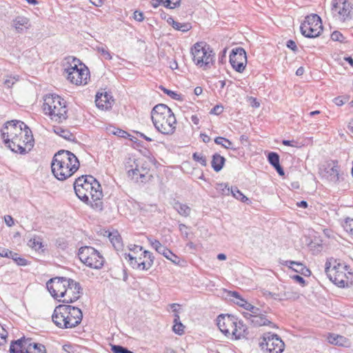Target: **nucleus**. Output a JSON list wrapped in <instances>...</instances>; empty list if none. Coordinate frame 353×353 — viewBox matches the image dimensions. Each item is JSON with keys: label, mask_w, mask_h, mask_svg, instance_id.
Returning a JSON list of instances; mask_svg holds the SVG:
<instances>
[{"label": "nucleus", "mask_w": 353, "mask_h": 353, "mask_svg": "<svg viewBox=\"0 0 353 353\" xmlns=\"http://www.w3.org/2000/svg\"><path fill=\"white\" fill-rule=\"evenodd\" d=\"M80 163L77 157L68 150H60L52 159L51 168L53 175L59 181H65L76 172Z\"/></svg>", "instance_id": "1"}, {"label": "nucleus", "mask_w": 353, "mask_h": 353, "mask_svg": "<svg viewBox=\"0 0 353 353\" xmlns=\"http://www.w3.org/2000/svg\"><path fill=\"white\" fill-rule=\"evenodd\" d=\"M69 66L64 69L68 80L76 85L86 84L89 71L86 66L75 57H68Z\"/></svg>", "instance_id": "6"}, {"label": "nucleus", "mask_w": 353, "mask_h": 353, "mask_svg": "<svg viewBox=\"0 0 353 353\" xmlns=\"http://www.w3.org/2000/svg\"><path fill=\"white\" fill-rule=\"evenodd\" d=\"M259 346L265 353H282L285 349V343L282 339L277 334L271 332L263 334Z\"/></svg>", "instance_id": "10"}, {"label": "nucleus", "mask_w": 353, "mask_h": 353, "mask_svg": "<svg viewBox=\"0 0 353 353\" xmlns=\"http://www.w3.org/2000/svg\"><path fill=\"white\" fill-rule=\"evenodd\" d=\"M30 338L23 336V353H46L43 345L37 343H32Z\"/></svg>", "instance_id": "20"}, {"label": "nucleus", "mask_w": 353, "mask_h": 353, "mask_svg": "<svg viewBox=\"0 0 353 353\" xmlns=\"http://www.w3.org/2000/svg\"><path fill=\"white\" fill-rule=\"evenodd\" d=\"M70 285L64 290V296L62 302L65 303H71L77 301L83 294V289L79 282L70 279Z\"/></svg>", "instance_id": "19"}, {"label": "nucleus", "mask_w": 353, "mask_h": 353, "mask_svg": "<svg viewBox=\"0 0 353 353\" xmlns=\"http://www.w3.org/2000/svg\"><path fill=\"white\" fill-rule=\"evenodd\" d=\"M214 142L218 145H221V146L226 149L230 148L231 145H232V143L230 140L221 137H216L214 139Z\"/></svg>", "instance_id": "41"}, {"label": "nucleus", "mask_w": 353, "mask_h": 353, "mask_svg": "<svg viewBox=\"0 0 353 353\" xmlns=\"http://www.w3.org/2000/svg\"><path fill=\"white\" fill-rule=\"evenodd\" d=\"M241 307H243L244 309L249 312L252 311V310H259L258 307L252 305L251 303L247 302L246 301L243 303V305H241Z\"/></svg>", "instance_id": "57"}, {"label": "nucleus", "mask_w": 353, "mask_h": 353, "mask_svg": "<svg viewBox=\"0 0 353 353\" xmlns=\"http://www.w3.org/2000/svg\"><path fill=\"white\" fill-rule=\"evenodd\" d=\"M9 352L10 353H22V339L12 341Z\"/></svg>", "instance_id": "34"}, {"label": "nucleus", "mask_w": 353, "mask_h": 353, "mask_svg": "<svg viewBox=\"0 0 353 353\" xmlns=\"http://www.w3.org/2000/svg\"><path fill=\"white\" fill-rule=\"evenodd\" d=\"M191 53L194 63L205 70L210 68L214 62L215 54L206 43H196L191 48Z\"/></svg>", "instance_id": "7"}, {"label": "nucleus", "mask_w": 353, "mask_h": 353, "mask_svg": "<svg viewBox=\"0 0 353 353\" xmlns=\"http://www.w3.org/2000/svg\"><path fill=\"white\" fill-rule=\"evenodd\" d=\"M43 110L52 120L62 122L68 117L66 101L57 94L46 95L43 99Z\"/></svg>", "instance_id": "4"}, {"label": "nucleus", "mask_w": 353, "mask_h": 353, "mask_svg": "<svg viewBox=\"0 0 353 353\" xmlns=\"http://www.w3.org/2000/svg\"><path fill=\"white\" fill-rule=\"evenodd\" d=\"M250 321L254 326H262L271 323V322L265 318L263 315L261 314L251 315Z\"/></svg>", "instance_id": "29"}, {"label": "nucleus", "mask_w": 353, "mask_h": 353, "mask_svg": "<svg viewBox=\"0 0 353 353\" xmlns=\"http://www.w3.org/2000/svg\"><path fill=\"white\" fill-rule=\"evenodd\" d=\"M344 230L351 234H353V219L347 218L345 220V222L343 225Z\"/></svg>", "instance_id": "46"}, {"label": "nucleus", "mask_w": 353, "mask_h": 353, "mask_svg": "<svg viewBox=\"0 0 353 353\" xmlns=\"http://www.w3.org/2000/svg\"><path fill=\"white\" fill-rule=\"evenodd\" d=\"M23 133H24V146L23 154L32 150L34 145V139L33 138L31 130L23 123Z\"/></svg>", "instance_id": "23"}, {"label": "nucleus", "mask_w": 353, "mask_h": 353, "mask_svg": "<svg viewBox=\"0 0 353 353\" xmlns=\"http://www.w3.org/2000/svg\"><path fill=\"white\" fill-rule=\"evenodd\" d=\"M292 279L294 281H296L297 283L301 284L303 286H304L305 285V279L299 275H294L292 276Z\"/></svg>", "instance_id": "61"}, {"label": "nucleus", "mask_w": 353, "mask_h": 353, "mask_svg": "<svg viewBox=\"0 0 353 353\" xmlns=\"http://www.w3.org/2000/svg\"><path fill=\"white\" fill-rule=\"evenodd\" d=\"M123 257L134 269L148 270L153 265L154 257L152 252L145 250L139 257L130 253H124Z\"/></svg>", "instance_id": "12"}, {"label": "nucleus", "mask_w": 353, "mask_h": 353, "mask_svg": "<svg viewBox=\"0 0 353 353\" xmlns=\"http://www.w3.org/2000/svg\"><path fill=\"white\" fill-rule=\"evenodd\" d=\"M161 88L163 91L164 93L167 94L172 99H175V100H179L181 99L180 94H177L176 92L170 90L163 87H161Z\"/></svg>", "instance_id": "49"}, {"label": "nucleus", "mask_w": 353, "mask_h": 353, "mask_svg": "<svg viewBox=\"0 0 353 353\" xmlns=\"http://www.w3.org/2000/svg\"><path fill=\"white\" fill-rule=\"evenodd\" d=\"M232 192L231 195L234 197L236 199L241 201V202H246L248 201V197H246L236 186L232 187Z\"/></svg>", "instance_id": "36"}, {"label": "nucleus", "mask_w": 353, "mask_h": 353, "mask_svg": "<svg viewBox=\"0 0 353 353\" xmlns=\"http://www.w3.org/2000/svg\"><path fill=\"white\" fill-rule=\"evenodd\" d=\"M148 241L150 245L152 246V248H154L158 253H160L165 247L158 240L152 239L149 238Z\"/></svg>", "instance_id": "48"}, {"label": "nucleus", "mask_w": 353, "mask_h": 353, "mask_svg": "<svg viewBox=\"0 0 353 353\" xmlns=\"http://www.w3.org/2000/svg\"><path fill=\"white\" fill-rule=\"evenodd\" d=\"M241 307H243L244 309L249 312L252 311V310H259L258 307L252 305L251 303L247 302L246 301L243 303V305H241Z\"/></svg>", "instance_id": "58"}, {"label": "nucleus", "mask_w": 353, "mask_h": 353, "mask_svg": "<svg viewBox=\"0 0 353 353\" xmlns=\"http://www.w3.org/2000/svg\"><path fill=\"white\" fill-rule=\"evenodd\" d=\"M56 245L58 248L63 250L68 247V243L63 239H58L56 241Z\"/></svg>", "instance_id": "55"}, {"label": "nucleus", "mask_w": 353, "mask_h": 353, "mask_svg": "<svg viewBox=\"0 0 353 353\" xmlns=\"http://www.w3.org/2000/svg\"><path fill=\"white\" fill-rule=\"evenodd\" d=\"M8 331L0 324V348L5 346L8 342Z\"/></svg>", "instance_id": "38"}, {"label": "nucleus", "mask_w": 353, "mask_h": 353, "mask_svg": "<svg viewBox=\"0 0 353 353\" xmlns=\"http://www.w3.org/2000/svg\"><path fill=\"white\" fill-rule=\"evenodd\" d=\"M192 159L196 162H199L203 166L207 165V160L205 157L202 153L194 152L192 154Z\"/></svg>", "instance_id": "44"}, {"label": "nucleus", "mask_w": 353, "mask_h": 353, "mask_svg": "<svg viewBox=\"0 0 353 353\" xmlns=\"http://www.w3.org/2000/svg\"><path fill=\"white\" fill-rule=\"evenodd\" d=\"M78 256L80 261L88 267L94 269H101L104 263L102 255L94 248L85 246L79 248Z\"/></svg>", "instance_id": "8"}, {"label": "nucleus", "mask_w": 353, "mask_h": 353, "mask_svg": "<svg viewBox=\"0 0 353 353\" xmlns=\"http://www.w3.org/2000/svg\"><path fill=\"white\" fill-rule=\"evenodd\" d=\"M282 143L285 145H288V146H292V147H296V141H295L294 140H292V141H290V140H283L282 141Z\"/></svg>", "instance_id": "63"}, {"label": "nucleus", "mask_w": 353, "mask_h": 353, "mask_svg": "<svg viewBox=\"0 0 353 353\" xmlns=\"http://www.w3.org/2000/svg\"><path fill=\"white\" fill-rule=\"evenodd\" d=\"M89 179L92 182V186H93L90 194V205L93 209L101 211L103 210V202L101 201L103 194L101 185L92 176H90Z\"/></svg>", "instance_id": "17"}, {"label": "nucleus", "mask_w": 353, "mask_h": 353, "mask_svg": "<svg viewBox=\"0 0 353 353\" xmlns=\"http://www.w3.org/2000/svg\"><path fill=\"white\" fill-rule=\"evenodd\" d=\"M133 19L139 22L143 21L144 19L143 13L139 10L134 11L133 14Z\"/></svg>", "instance_id": "56"}, {"label": "nucleus", "mask_w": 353, "mask_h": 353, "mask_svg": "<svg viewBox=\"0 0 353 353\" xmlns=\"http://www.w3.org/2000/svg\"><path fill=\"white\" fill-rule=\"evenodd\" d=\"M109 239L115 249L119 250L122 247L121 238L117 232L110 233Z\"/></svg>", "instance_id": "31"}, {"label": "nucleus", "mask_w": 353, "mask_h": 353, "mask_svg": "<svg viewBox=\"0 0 353 353\" xmlns=\"http://www.w3.org/2000/svg\"><path fill=\"white\" fill-rule=\"evenodd\" d=\"M81 310L70 305H59L52 315L53 323L59 328H73L79 325L82 321Z\"/></svg>", "instance_id": "3"}, {"label": "nucleus", "mask_w": 353, "mask_h": 353, "mask_svg": "<svg viewBox=\"0 0 353 353\" xmlns=\"http://www.w3.org/2000/svg\"><path fill=\"white\" fill-rule=\"evenodd\" d=\"M332 40L334 41H339L341 43H345V37L339 32L334 31L331 34Z\"/></svg>", "instance_id": "47"}, {"label": "nucleus", "mask_w": 353, "mask_h": 353, "mask_svg": "<svg viewBox=\"0 0 353 353\" xmlns=\"http://www.w3.org/2000/svg\"><path fill=\"white\" fill-rule=\"evenodd\" d=\"M341 265L334 266L331 268L330 263L326 262L325 272L329 279L339 287H344L347 283L345 274L339 270Z\"/></svg>", "instance_id": "18"}, {"label": "nucleus", "mask_w": 353, "mask_h": 353, "mask_svg": "<svg viewBox=\"0 0 353 353\" xmlns=\"http://www.w3.org/2000/svg\"><path fill=\"white\" fill-rule=\"evenodd\" d=\"M236 318L232 315L221 314L217 319V325L220 331L228 339H232L236 332Z\"/></svg>", "instance_id": "14"}, {"label": "nucleus", "mask_w": 353, "mask_h": 353, "mask_svg": "<svg viewBox=\"0 0 353 353\" xmlns=\"http://www.w3.org/2000/svg\"><path fill=\"white\" fill-rule=\"evenodd\" d=\"M151 118L154 126L163 134L171 135L176 128V119L172 110L166 105H156L151 111Z\"/></svg>", "instance_id": "2"}, {"label": "nucleus", "mask_w": 353, "mask_h": 353, "mask_svg": "<svg viewBox=\"0 0 353 353\" xmlns=\"http://www.w3.org/2000/svg\"><path fill=\"white\" fill-rule=\"evenodd\" d=\"M14 254L17 255V253H14L12 251H10V250L4 249V248H0V256H1L8 257V258H14Z\"/></svg>", "instance_id": "52"}, {"label": "nucleus", "mask_w": 353, "mask_h": 353, "mask_svg": "<svg viewBox=\"0 0 353 353\" xmlns=\"http://www.w3.org/2000/svg\"><path fill=\"white\" fill-rule=\"evenodd\" d=\"M230 63L236 72H242L247 63L245 50L241 47L232 49L230 54Z\"/></svg>", "instance_id": "15"}, {"label": "nucleus", "mask_w": 353, "mask_h": 353, "mask_svg": "<svg viewBox=\"0 0 353 353\" xmlns=\"http://www.w3.org/2000/svg\"><path fill=\"white\" fill-rule=\"evenodd\" d=\"M112 97L107 92L97 93L95 98L96 105L101 110H108L112 105Z\"/></svg>", "instance_id": "22"}, {"label": "nucleus", "mask_w": 353, "mask_h": 353, "mask_svg": "<svg viewBox=\"0 0 353 353\" xmlns=\"http://www.w3.org/2000/svg\"><path fill=\"white\" fill-rule=\"evenodd\" d=\"M268 159L272 166L279 164V155L276 152H271L268 155Z\"/></svg>", "instance_id": "43"}, {"label": "nucleus", "mask_w": 353, "mask_h": 353, "mask_svg": "<svg viewBox=\"0 0 353 353\" xmlns=\"http://www.w3.org/2000/svg\"><path fill=\"white\" fill-rule=\"evenodd\" d=\"M162 4L170 9H174L179 7L181 4V0H161Z\"/></svg>", "instance_id": "42"}, {"label": "nucleus", "mask_w": 353, "mask_h": 353, "mask_svg": "<svg viewBox=\"0 0 353 353\" xmlns=\"http://www.w3.org/2000/svg\"><path fill=\"white\" fill-rule=\"evenodd\" d=\"M92 188H93V186H92V182H90L85 183L84 186L76 188L74 192L80 200L83 201L85 203L90 205V194L92 192Z\"/></svg>", "instance_id": "21"}, {"label": "nucleus", "mask_w": 353, "mask_h": 353, "mask_svg": "<svg viewBox=\"0 0 353 353\" xmlns=\"http://www.w3.org/2000/svg\"><path fill=\"white\" fill-rule=\"evenodd\" d=\"M332 12H337L338 20L345 25L353 19V3L348 0H332Z\"/></svg>", "instance_id": "11"}, {"label": "nucleus", "mask_w": 353, "mask_h": 353, "mask_svg": "<svg viewBox=\"0 0 353 353\" xmlns=\"http://www.w3.org/2000/svg\"><path fill=\"white\" fill-rule=\"evenodd\" d=\"M320 174L322 178L328 181L337 183L340 180L338 162L330 161L323 165L322 168H320Z\"/></svg>", "instance_id": "16"}, {"label": "nucleus", "mask_w": 353, "mask_h": 353, "mask_svg": "<svg viewBox=\"0 0 353 353\" xmlns=\"http://www.w3.org/2000/svg\"><path fill=\"white\" fill-rule=\"evenodd\" d=\"M225 159L219 154H214L212 156L211 161L212 167L215 172H219L223 168Z\"/></svg>", "instance_id": "26"}, {"label": "nucleus", "mask_w": 353, "mask_h": 353, "mask_svg": "<svg viewBox=\"0 0 353 353\" xmlns=\"http://www.w3.org/2000/svg\"><path fill=\"white\" fill-rule=\"evenodd\" d=\"M4 220L8 226L10 227L14 225V220L12 216L9 215L5 216Z\"/></svg>", "instance_id": "62"}, {"label": "nucleus", "mask_w": 353, "mask_h": 353, "mask_svg": "<svg viewBox=\"0 0 353 353\" xmlns=\"http://www.w3.org/2000/svg\"><path fill=\"white\" fill-rule=\"evenodd\" d=\"M69 279L70 278L66 277H54L47 282V288L54 298L64 296V290L70 285Z\"/></svg>", "instance_id": "13"}, {"label": "nucleus", "mask_w": 353, "mask_h": 353, "mask_svg": "<svg viewBox=\"0 0 353 353\" xmlns=\"http://www.w3.org/2000/svg\"><path fill=\"white\" fill-rule=\"evenodd\" d=\"M52 130L56 134L65 140L70 141H74L75 140V136L66 128L59 125H54L52 127Z\"/></svg>", "instance_id": "25"}, {"label": "nucleus", "mask_w": 353, "mask_h": 353, "mask_svg": "<svg viewBox=\"0 0 353 353\" xmlns=\"http://www.w3.org/2000/svg\"><path fill=\"white\" fill-rule=\"evenodd\" d=\"M137 161H134V164H135V167L133 168V165H130L131 168L128 170V177L131 178L132 180H134L137 182L139 181V177L141 179V182L143 183L146 180L147 176L145 175L144 173L141 172V170L138 168L139 164L137 162Z\"/></svg>", "instance_id": "24"}, {"label": "nucleus", "mask_w": 353, "mask_h": 353, "mask_svg": "<svg viewBox=\"0 0 353 353\" xmlns=\"http://www.w3.org/2000/svg\"><path fill=\"white\" fill-rule=\"evenodd\" d=\"M300 30L305 37L315 38L319 37L323 31L321 17L316 14L307 16L301 24Z\"/></svg>", "instance_id": "9"}, {"label": "nucleus", "mask_w": 353, "mask_h": 353, "mask_svg": "<svg viewBox=\"0 0 353 353\" xmlns=\"http://www.w3.org/2000/svg\"><path fill=\"white\" fill-rule=\"evenodd\" d=\"M327 340L328 342L331 344L341 346L345 345L347 342V340L345 337L335 334H330L327 336Z\"/></svg>", "instance_id": "28"}, {"label": "nucleus", "mask_w": 353, "mask_h": 353, "mask_svg": "<svg viewBox=\"0 0 353 353\" xmlns=\"http://www.w3.org/2000/svg\"><path fill=\"white\" fill-rule=\"evenodd\" d=\"M235 328L236 330V334L233 335L231 339H239L243 337L246 328L242 322L236 319V327Z\"/></svg>", "instance_id": "33"}, {"label": "nucleus", "mask_w": 353, "mask_h": 353, "mask_svg": "<svg viewBox=\"0 0 353 353\" xmlns=\"http://www.w3.org/2000/svg\"><path fill=\"white\" fill-rule=\"evenodd\" d=\"M232 300L234 303H236V305H239V306L243 305V303L245 301V300L243 298H242L241 296L236 299H232Z\"/></svg>", "instance_id": "64"}, {"label": "nucleus", "mask_w": 353, "mask_h": 353, "mask_svg": "<svg viewBox=\"0 0 353 353\" xmlns=\"http://www.w3.org/2000/svg\"><path fill=\"white\" fill-rule=\"evenodd\" d=\"M286 46H287L288 48H289L290 49H291L294 52H296L297 50H298L297 46L296 45V43L293 40H291V39L288 40L287 41Z\"/></svg>", "instance_id": "60"}, {"label": "nucleus", "mask_w": 353, "mask_h": 353, "mask_svg": "<svg viewBox=\"0 0 353 353\" xmlns=\"http://www.w3.org/2000/svg\"><path fill=\"white\" fill-rule=\"evenodd\" d=\"M159 254L163 255L166 259L175 264H178L180 261L179 258L166 247H164Z\"/></svg>", "instance_id": "30"}, {"label": "nucleus", "mask_w": 353, "mask_h": 353, "mask_svg": "<svg viewBox=\"0 0 353 353\" xmlns=\"http://www.w3.org/2000/svg\"><path fill=\"white\" fill-rule=\"evenodd\" d=\"M173 208L178 212V213L183 216H188L191 212V208L186 204H183L176 201L173 204Z\"/></svg>", "instance_id": "27"}, {"label": "nucleus", "mask_w": 353, "mask_h": 353, "mask_svg": "<svg viewBox=\"0 0 353 353\" xmlns=\"http://www.w3.org/2000/svg\"><path fill=\"white\" fill-rule=\"evenodd\" d=\"M172 28L176 30L187 32L191 29L192 26L189 23H179L176 21L175 23H173Z\"/></svg>", "instance_id": "39"}, {"label": "nucleus", "mask_w": 353, "mask_h": 353, "mask_svg": "<svg viewBox=\"0 0 353 353\" xmlns=\"http://www.w3.org/2000/svg\"><path fill=\"white\" fill-rule=\"evenodd\" d=\"M184 328L185 326L181 323H179L173 325L172 330L174 333L182 335L184 333Z\"/></svg>", "instance_id": "50"}, {"label": "nucleus", "mask_w": 353, "mask_h": 353, "mask_svg": "<svg viewBox=\"0 0 353 353\" xmlns=\"http://www.w3.org/2000/svg\"><path fill=\"white\" fill-rule=\"evenodd\" d=\"M111 351L113 353H134L127 347L119 345H111Z\"/></svg>", "instance_id": "45"}, {"label": "nucleus", "mask_w": 353, "mask_h": 353, "mask_svg": "<svg viewBox=\"0 0 353 353\" xmlns=\"http://www.w3.org/2000/svg\"><path fill=\"white\" fill-rule=\"evenodd\" d=\"M179 229L181 232L183 238L185 239H188L189 236V232H188V227L185 224L181 223L179 225Z\"/></svg>", "instance_id": "53"}, {"label": "nucleus", "mask_w": 353, "mask_h": 353, "mask_svg": "<svg viewBox=\"0 0 353 353\" xmlns=\"http://www.w3.org/2000/svg\"><path fill=\"white\" fill-rule=\"evenodd\" d=\"M301 268L298 270V273H300L305 276H308L310 275L311 271L305 265H303V266Z\"/></svg>", "instance_id": "59"}, {"label": "nucleus", "mask_w": 353, "mask_h": 353, "mask_svg": "<svg viewBox=\"0 0 353 353\" xmlns=\"http://www.w3.org/2000/svg\"><path fill=\"white\" fill-rule=\"evenodd\" d=\"M281 263L283 265H286L290 268H292L294 272L298 273V270H299L303 266V264L299 262L294 261H283L281 262Z\"/></svg>", "instance_id": "35"}, {"label": "nucleus", "mask_w": 353, "mask_h": 353, "mask_svg": "<svg viewBox=\"0 0 353 353\" xmlns=\"http://www.w3.org/2000/svg\"><path fill=\"white\" fill-rule=\"evenodd\" d=\"M223 111V106L222 105H216L210 112V114L219 115Z\"/></svg>", "instance_id": "54"}, {"label": "nucleus", "mask_w": 353, "mask_h": 353, "mask_svg": "<svg viewBox=\"0 0 353 353\" xmlns=\"http://www.w3.org/2000/svg\"><path fill=\"white\" fill-rule=\"evenodd\" d=\"M89 176H81L77 179L74 183V190H76V188H81V186H84L85 183H90Z\"/></svg>", "instance_id": "40"}, {"label": "nucleus", "mask_w": 353, "mask_h": 353, "mask_svg": "<svg viewBox=\"0 0 353 353\" xmlns=\"http://www.w3.org/2000/svg\"><path fill=\"white\" fill-rule=\"evenodd\" d=\"M98 52L99 53H101V54L103 59H107V60H110L112 59V56H111L110 52L107 49H105L103 47H99Z\"/></svg>", "instance_id": "51"}, {"label": "nucleus", "mask_w": 353, "mask_h": 353, "mask_svg": "<svg viewBox=\"0 0 353 353\" xmlns=\"http://www.w3.org/2000/svg\"><path fill=\"white\" fill-rule=\"evenodd\" d=\"M232 187L233 186L229 187V185L227 183H221L216 184V189L220 192L222 195L229 196L232 192H233Z\"/></svg>", "instance_id": "32"}, {"label": "nucleus", "mask_w": 353, "mask_h": 353, "mask_svg": "<svg viewBox=\"0 0 353 353\" xmlns=\"http://www.w3.org/2000/svg\"><path fill=\"white\" fill-rule=\"evenodd\" d=\"M28 245L34 249V250H39L42 248V243L39 237H34L30 239L28 242Z\"/></svg>", "instance_id": "37"}, {"label": "nucleus", "mask_w": 353, "mask_h": 353, "mask_svg": "<svg viewBox=\"0 0 353 353\" xmlns=\"http://www.w3.org/2000/svg\"><path fill=\"white\" fill-rule=\"evenodd\" d=\"M22 132V128L19 121H8L1 130L2 138L6 145L17 153L22 152L21 140L19 137Z\"/></svg>", "instance_id": "5"}]
</instances>
